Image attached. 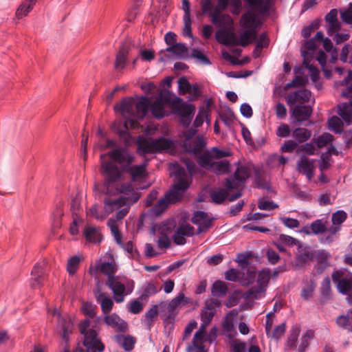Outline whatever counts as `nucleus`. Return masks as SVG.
<instances>
[{
	"label": "nucleus",
	"instance_id": "nucleus-1",
	"mask_svg": "<svg viewBox=\"0 0 352 352\" xmlns=\"http://www.w3.org/2000/svg\"><path fill=\"white\" fill-rule=\"evenodd\" d=\"M103 168L107 173L102 188V192L106 195L111 196L117 194H122L117 198L105 197L104 199L103 210L107 216L116 212V223L123 219L129 213L131 206L138 201L139 196L135 192V188L128 183H121V172L111 162L103 164Z\"/></svg>",
	"mask_w": 352,
	"mask_h": 352
},
{
	"label": "nucleus",
	"instance_id": "nucleus-2",
	"mask_svg": "<svg viewBox=\"0 0 352 352\" xmlns=\"http://www.w3.org/2000/svg\"><path fill=\"white\" fill-rule=\"evenodd\" d=\"M184 164L188 169L187 174L184 168L175 163L171 165L170 176L175 177V184L163 198H161L151 208V214L158 216L164 212L170 204H175L181 200L184 192L188 189L192 182V176L197 173L196 164L190 160L184 159Z\"/></svg>",
	"mask_w": 352,
	"mask_h": 352
},
{
	"label": "nucleus",
	"instance_id": "nucleus-3",
	"mask_svg": "<svg viewBox=\"0 0 352 352\" xmlns=\"http://www.w3.org/2000/svg\"><path fill=\"white\" fill-rule=\"evenodd\" d=\"M82 310L87 318L80 322L78 329L83 336V345L86 351L77 347L74 352H102L104 345L99 336L101 318L96 316L95 307L91 304H84Z\"/></svg>",
	"mask_w": 352,
	"mask_h": 352
},
{
	"label": "nucleus",
	"instance_id": "nucleus-4",
	"mask_svg": "<svg viewBox=\"0 0 352 352\" xmlns=\"http://www.w3.org/2000/svg\"><path fill=\"white\" fill-rule=\"evenodd\" d=\"M197 130L190 129L184 133L185 139L184 148L189 153L194 154L199 159V164L201 167H206L214 159H221L231 155L230 151H225L217 147H212L210 151L204 152L206 142L201 136L195 137Z\"/></svg>",
	"mask_w": 352,
	"mask_h": 352
},
{
	"label": "nucleus",
	"instance_id": "nucleus-5",
	"mask_svg": "<svg viewBox=\"0 0 352 352\" xmlns=\"http://www.w3.org/2000/svg\"><path fill=\"white\" fill-rule=\"evenodd\" d=\"M167 103V107H170L173 113L181 117L182 124L187 126L190 124L192 120V115L195 113V107L190 104H186L181 98H177L172 102L169 94L167 96H160L157 98L151 104V109L153 115L160 119L165 116L164 106Z\"/></svg>",
	"mask_w": 352,
	"mask_h": 352
},
{
	"label": "nucleus",
	"instance_id": "nucleus-6",
	"mask_svg": "<svg viewBox=\"0 0 352 352\" xmlns=\"http://www.w3.org/2000/svg\"><path fill=\"white\" fill-rule=\"evenodd\" d=\"M229 6V0H201L200 6L204 14L211 18L214 25H232V19L228 15L222 14Z\"/></svg>",
	"mask_w": 352,
	"mask_h": 352
},
{
	"label": "nucleus",
	"instance_id": "nucleus-7",
	"mask_svg": "<svg viewBox=\"0 0 352 352\" xmlns=\"http://www.w3.org/2000/svg\"><path fill=\"white\" fill-rule=\"evenodd\" d=\"M133 103L134 101L132 98H126L115 107V109L119 111L123 116H128L123 125V129L117 131L120 140L126 146L131 144L132 140V137L128 131V124H130L133 129L137 128L138 125V122L135 119V115L133 112Z\"/></svg>",
	"mask_w": 352,
	"mask_h": 352
},
{
	"label": "nucleus",
	"instance_id": "nucleus-8",
	"mask_svg": "<svg viewBox=\"0 0 352 352\" xmlns=\"http://www.w3.org/2000/svg\"><path fill=\"white\" fill-rule=\"evenodd\" d=\"M138 150L142 154L168 151L173 148V142L166 138L153 139L140 135L137 140Z\"/></svg>",
	"mask_w": 352,
	"mask_h": 352
},
{
	"label": "nucleus",
	"instance_id": "nucleus-9",
	"mask_svg": "<svg viewBox=\"0 0 352 352\" xmlns=\"http://www.w3.org/2000/svg\"><path fill=\"white\" fill-rule=\"evenodd\" d=\"M106 284L112 291L113 299L117 303L122 302L125 296L129 295L134 289L133 280L126 276L107 277Z\"/></svg>",
	"mask_w": 352,
	"mask_h": 352
},
{
	"label": "nucleus",
	"instance_id": "nucleus-10",
	"mask_svg": "<svg viewBox=\"0 0 352 352\" xmlns=\"http://www.w3.org/2000/svg\"><path fill=\"white\" fill-rule=\"evenodd\" d=\"M352 80V71H348V76L342 82V85H346V87L342 91L341 96L344 98H349L347 102H343L338 106L339 116L347 123L352 122V83L349 85V81Z\"/></svg>",
	"mask_w": 352,
	"mask_h": 352
},
{
	"label": "nucleus",
	"instance_id": "nucleus-11",
	"mask_svg": "<svg viewBox=\"0 0 352 352\" xmlns=\"http://www.w3.org/2000/svg\"><path fill=\"white\" fill-rule=\"evenodd\" d=\"M271 275L272 271L269 268H265L259 271L256 280V285L250 288L244 294V296L247 298L250 299H258L263 296L271 278Z\"/></svg>",
	"mask_w": 352,
	"mask_h": 352
},
{
	"label": "nucleus",
	"instance_id": "nucleus-12",
	"mask_svg": "<svg viewBox=\"0 0 352 352\" xmlns=\"http://www.w3.org/2000/svg\"><path fill=\"white\" fill-rule=\"evenodd\" d=\"M252 174L250 166L239 165L234 175L226 179V187L228 190L239 189L244 186L245 182Z\"/></svg>",
	"mask_w": 352,
	"mask_h": 352
},
{
	"label": "nucleus",
	"instance_id": "nucleus-13",
	"mask_svg": "<svg viewBox=\"0 0 352 352\" xmlns=\"http://www.w3.org/2000/svg\"><path fill=\"white\" fill-rule=\"evenodd\" d=\"M332 280L336 283L340 293L346 295L352 292V274L345 271L336 270L332 274Z\"/></svg>",
	"mask_w": 352,
	"mask_h": 352
},
{
	"label": "nucleus",
	"instance_id": "nucleus-14",
	"mask_svg": "<svg viewBox=\"0 0 352 352\" xmlns=\"http://www.w3.org/2000/svg\"><path fill=\"white\" fill-rule=\"evenodd\" d=\"M109 156L113 160L111 162L113 164H114L116 167L117 166L115 163H118L120 164L123 167L129 166L132 162L133 161V156L130 154L125 148H116L108 153ZM109 162H106L102 163V168L105 174V179L107 178V173L105 172L104 168H103V164L108 163Z\"/></svg>",
	"mask_w": 352,
	"mask_h": 352
},
{
	"label": "nucleus",
	"instance_id": "nucleus-15",
	"mask_svg": "<svg viewBox=\"0 0 352 352\" xmlns=\"http://www.w3.org/2000/svg\"><path fill=\"white\" fill-rule=\"evenodd\" d=\"M239 265L241 267L240 283L242 285L248 286L254 283L256 275V268L244 261H239Z\"/></svg>",
	"mask_w": 352,
	"mask_h": 352
},
{
	"label": "nucleus",
	"instance_id": "nucleus-16",
	"mask_svg": "<svg viewBox=\"0 0 352 352\" xmlns=\"http://www.w3.org/2000/svg\"><path fill=\"white\" fill-rule=\"evenodd\" d=\"M311 98V91L303 89L291 92L285 97L287 104L289 107H292L296 104H303L310 101Z\"/></svg>",
	"mask_w": 352,
	"mask_h": 352
},
{
	"label": "nucleus",
	"instance_id": "nucleus-17",
	"mask_svg": "<svg viewBox=\"0 0 352 352\" xmlns=\"http://www.w3.org/2000/svg\"><path fill=\"white\" fill-rule=\"evenodd\" d=\"M107 226L110 228L111 232L114 238V240L122 248L129 253H132L133 250V245L132 241H129L125 244L122 241V234L118 228V223L114 219H109L107 221Z\"/></svg>",
	"mask_w": 352,
	"mask_h": 352
},
{
	"label": "nucleus",
	"instance_id": "nucleus-18",
	"mask_svg": "<svg viewBox=\"0 0 352 352\" xmlns=\"http://www.w3.org/2000/svg\"><path fill=\"white\" fill-rule=\"evenodd\" d=\"M103 321L107 326L117 332L125 333L128 330L127 322L115 313L105 315Z\"/></svg>",
	"mask_w": 352,
	"mask_h": 352
},
{
	"label": "nucleus",
	"instance_id": "nucleus-19",
	"mask_svg": "<svg viewBox=\"0 0 352 352\" xmlns=\"http://www.w3.org/2000/svg\"><path fill=\"white\" fill-rule=\"evenodd\" d=\"M95 298L104 316L110 314L113 307V300L110 295L98 289L95 292Z\"/></svg>",
	"mask_w": 352,
	"mask_h": 352
},
{
	"label": "nucleus",
	"instance_id": "nucleus-20",
	"mask_svg": "<svg viewBox=\"0 0 352 352\" xmlns=\"http://www.w3.org/2000/svg\"><path fill=\"white\" fill-rule=\"evenodd\" d=\"M192 222L198 226L199 232H202L212 226V218L204 211H197L194 213Z\"/></svg>",
	"mask_w": 352,
	"mask_h": 352
},
{
	"label": "nucleus",
	"instance_id": "nucleus-21",
	"mask_svg": "<svg viewBox=\"0 0 352 352\" xmlns=\"http://www.w3.org/2000/svg\"><path fill=\"white\" fill-rule=\"evenodd\" d=\"M193 234V227L190 225H182L175 230L173 239L177 245H184L186 243V237L191 236Z\"/></svg>",
	"mask_w": 352,
	"mask_h": 352
},
{
	"label": "nucleus",
	"instance_id": "nucleus-22",
	"mask_svg": "<svg viewBox=\"0 0 352 352\" xmlns=\"http://www.w3.org/2000/svg\"><path fill=\"white\" fill-rule=\"evenodd\" d=\"M314 160H310L306 157H301L297 162L298 171L305 175L309 181H310L314 177Z\"/></svg>",
	"mask_w": 352,
	"mask_h": 352
},
{
	"label": "nucleus",
	"instance_id": "nucleus-23",
	"mask_svg": "<svg viewBox=\"0 0 352 352\" xmlns=\"http://www.w3.org/2000/svg\"><path fill=\"white\" fill-rule=\"evenodd\" d=\"M253 9L244 13L240 19V24L243 29L254 30L258 26V20L257 19Z\"/></svg>",
	"mask_w": 352,
	"mask_h": 352
},
{
	"label": "nucleus",
	"instance_id": "nucleus-24",
	"mask_svg": "<svg viewBox=\"0 0 352 352\" xmlns=\"http://www.w3.org/2000/svg\"><path fill=\"white\" fill-rule=\"evenodd\" d=\"M131 47L129 44L121 45L116 54L114 63V67L116 70L120 71L124 68Z\"/></svg>",
	"mask_w": 352,
	"mask_h": 352
},
{
	"label": "nucleus",
	"instance_id": "nucleus-25",
	"mask_svg": "<svg viewBox=\"0 0 352 352\" xmlns=\"http://www.w3.org/2000/svg\"><path fill=\"white\" fill-rule=\"evenodd\" d=\"M168 58H184L188 57V48L182 43H177L166 49Z\"/></svg>",
	"mask_w": 352,
	"mask_h": 352
},
{
	"label": "nucleus",
	"instance_id": "nucleus-26",
	"mask_svg": "<svg viewBox=\"0 0 352 352\" xmlns=\"http://www.w3.org/2000/svg\"><path fill=\"white\" fill-rule=\"evenodd\" d=\"M311 113L312 108L309 105H298L292 111V116L299 124L308 120Z\"/></svg>",
	"mask_w": 352,
	"mask_h": 352
},
{
	"label": "nucleus",
	"instance_id": "nucleus-27",
	"mask_svg": "<svg viewBox=\"0 0 352 352\" xmlns=\"http://www.w3.org/2000/svg\"><path fill=\"white\" fill-rule=\"evenodd\" d=\"M217 302L212 300L210 302L206 303L201 312V322L210 324L216 314V305Z\"/></svg>",
	"mask_w": 352,
	"mask_h": 352
},
{
	"label": "nucleus",
	"instance_id": "nucleus-28",
	"mask_svg": "<svg viewBox=\"0 0 352 352\" xmlns=\"http://www.w3.org/2000/svg\"><path fill=\"white\" fill-rule=\"evenodd\" d=\"M83 234L87 241L94 243L100 242L102 239L99 228L89 224L85 226Z\"/></svg>",
	"mask_w": 352,
	"mask_h": 352
},
{
	"label": "nucleus",
	"instance_id": "nucleus-29",
	"mask_svg": "<svg viewBox=\"0 0 352 352\" xmlns=\"http://www.w3.org/2000/svg\"><path fill=\"white\" fill-rule=\"evenodd\" d=\"M204 168L210 169L217 175L227 173L230 170V165L228 160H220L218 162L211 161Z\"/></svg>",
	"mask_w": 352,
	"mask_h": 352
},
{
	"label": "nucleus",
	"instance_id": "nucleus-30",
	"mask_svg": "<svg viewBox=\"0 0 352 352\" xmlns=\"http://www.w3.org/2000/svg\"><path fill=\"white\" fill-rule=\"evenodd\" d=\"M44 274L43 265L36 263L31 272L32 278L30 281V285L32 288H36L39 287L41 283V279L43 278Z\"/></svg>",
	"mask_w": 352,
	"mask_h": 352
},
{
	"label": "nucleus",
	"instance_id": "nucleus-31",
	"mask_svg": "<svg viewBox=\"0 0 352 352\" xmlns=\"http://www.w3.org/2000/svg\"><path fill=\"white\" fill-rule=\"evenodd\" d=\"M330 257V254L328 252L321 250L314 252V258L316 260V261L321 265V266H318L317 267L318 273H322L325 266L327 265L328 259Z\"/></svg>",
	"mask_w": 352,
	"mask_h": 352
},
{
	"label": "nucleus",
	"instance_id": "nucleus-32",
	"mask_svg": "<svg viewBox=\"0 0 352 352\" xmlns=\"http://www.w3.org/2000/svg\"><path fill=\"white\" fill-rule=\"evenodd\" d=\"M114 338L116 342L122 346L125 351H130L133 349L135 339L133 336L116 335Z\"/></svg>",
	"mask_w": 352,
	"mask_h": 352
},
{
	"label": "nucleus",
	"instance_id": "nucleus-33",
	"mask_svg": "<svg viewBox=\"0 0 352 352\" xmlns=\"http://www.w3.org/2000/svg\"><path fill=\"white\" fill-rule=\"evenodd\" d=\"M36 3V0H25L19 6L16 11V16L20 19L27 16L28 13L33 9Z\"/></svg>",
	"mask_w": 352,
	"mask_h": 352
},
{
	"label": "nucleus",
	"instance_id": "nucleus-34",
	"mask_svg": "<svg viewBox=\"0 0 352 352\" xmlns=\"http://www.w3.org/2000/svg\"><path fill=\"white\" fill-rule=\"evenodd\" d=\"M336 323L340 327L352 332V310L348 311L346 315L339 316Z\"/></svg>",
	"mask_w": 352,
	"mask_h": 352
},
{
	"label": "nucleus",
	"instance_id": "nucleus-35",
	"mask_svg": "<svg viewBox=\"0 0 352 352\" xmlns=\"http://www.w3.org/2000/svg\"><path fill=\"white\" fill-rule=\"evenodd\" d=\"M256 32L254 30L245 29L240 35L239 45L245 47L256 40Z\"/></svg>",
	"mask_w": 352,
	"mask_h": 352
},
{
	"label": "nucleus",
	"instance_id": "nucleus-36",
	"mask_svg": "<svg viewBox=\"0 0 352 352\" xmlns=\"http://www.w3.org/2000/svg\"><path fill=\"white\" fill-rule=\"evenodd\" d=\"M97 270L109 276H115L113 274L117 271L116 262L112 259L111 261L102 262L97 266Z\"/></svg>",
	"mask_w": 352,
	"mask_h": 352
},
{
	"label": "nucleus",
	"instance_id": "nucleus-37",
	"mask_svg": "<svg viewBox=\"0 0 352 352\" xmlns=\"http://www.w3.org/2000/svg\"><path fill=\"white\" fill-rule=\"evenodd\" d=\"M307 234H318L320 233H322L326 231V228L324 224L322 223V220L318 219L311 223L310 227L304 228L303 230Z\"/></svg>",
	"mask_w": 352,
	"mask_h": 352
},
{
	"label": "nucleus",
	"instance_id": "nucleus-38",
	"mask_svg": "<svg viewBox=\"0 0 352 352\" xmlns=\"http://www.w3.org/2000/svg\"><path fill=\"white\" fill-rule=\"evenodd\" d=\"M210 197L213 203L221 204L228 197V192L223 188H217L210 191Z\"/></svg>",
	"mask_w": 352,
	"mask_h": 352
},
{
	"label": "nucleus",
	"instance_id": "nucleus-39",
	"mask_svg": "<svg viewBox=\"0 0 352 352\" xmlns=\"http://www.w3.org/2000/svg\"><path fill=\"white\" fill-rule=\"evenodd\" d=\"M311 135V131L305 128H297L292 132V137L298 143L306 142L310 138Z\"/></svg>",
	"mask_w": 352,
	"mask_h": 352
},
{
	"label": "nucleus",
	"instance_id": "nucleus-40",
	"mask_svg": "<svg viewBox=\"0 0 352 352\" xmlns=\"http://www.w3.org/2000/svg\"><path fill=\"white\" fill-rule=\"evenodd\" d=\"M146 163L141 165L132 166L129 168V173L133 181L143 179L145 176Z\"/></svg>",
	"mask_w": 352,
	"mask_h": 352
},
{
	"label": "nucleus",
	"instance_id": "nucleus-41",
	"mask_svg": "<svg viewBox=\"0 0 352 352\" xmlns=\"http://www.w3.org/2000/svg\"><path fill=\"white\" fill-rule=\"evenodd\" d=\"M177 82L179 94L181 95H184L187 93H191L192 89L195 92L197 91V88L195 86H192L186 77L183 76L179 78Z\"/></svg>",
	"mask_w": 352,
	"mask_h": 352
},
{
	"label": "nucleus",
	"instance_id": "nucleus-42",
	"mask_svg": "<svg viewBox=\"0 0 352 352\" xmlns=\"http://www.w3.org/2000/svg\"><path fill=\"white\" fill-rule=\"evenodd\" d=\"M228 287L226 283L216 280L212 287V294L216 297H221L226 294Z\"/></svg>",
	"mask_w": 352,
	"mask_h": 352
},
{
	"label": "nucleus",
	"instance_id": "nucleus-43",
	"mask_svg": "<svg viewBox=\"0 0 352 352\" xmlns=\"http://www.w3.org/2000/svg\"><path fill=\"white\" fill-rule=\"evenodd\" d=\"M318 45L319 43L313 38L305 41L303 44L304 50H302L301 51L302 55L303 56L305 55L307 60H309V58L311 57V54L314 52Z\"/></svg>",
	"mask_w": 352,
	"mask_h": 352
},
{
	"label": "nucleus",
	"instance_id": "nucleus-44",
	"mask_svg": "<svg viewBox=\"0 0 352 352\" xmlns=\"http://www.w3.org/2000/svg\"><path fill=\"white\" fill-rule=\"evenodd\" d=\"M331 153L329 149L328 151L321 155L320 160H319V168L321 172H323L329 169L331 166Z\"/></svg>",
	"mask_w": 352,
	"mask_h": 352
},
{
	"label": "nucleus",
	"instance_id": "nucleus-45",
	"mask_svg": "<svg viewBox=\"0 0 352 352\" xmlns=\"http://www.w3.org/2000/svg\"><path fill=\"white\" fill-rule=\"evenodd\" d=\"M310 62L311 60H307V56L304 55L303 65L307 69H309L311 80L314 82H316L319 79L320 72L318 69L313 64H311Z\"/></svg>",
	"mask_w": 352,
	"mask_h": 352
},
{
	"label": "nucleus",
	"instance_id": "nucleus-46",
	"mask_svg": "<svg viewBox=\"0 0 352 352\" xmlns=\"http://www.w3.org/2000/svg\"><path fill=\"white\" fill-rule=\"evenodd\" d=\"M316 149V145L313 142L305 143L301 146H299L296 149V153L298 155H312L315 153Z\"/></svg>",
	"mask_w": 352,
	"mask_h": 352
},
{
	"label": "nucleus",
	"instance_id": "nucleus-47",
	"mask_svg": "<svg viewBox=\"0 0 352 352\" xmlns=\"http://www.w3.org/2000/svg\"><path fill=\"white\" fill-rule=\"evenodd\" d=\"M314 337V331L311 330H307L301 337L300 344L298 346V352H305V350L309 346L310 340Z\"/></svg>",
	"mask_w": 352,
	"mask_h": 352
},
{
	"label": "nucleus",
	"instance_id": "nucleus-48",
	"mask_svg": "<svg viewBox=\"0 0 352 352\" xmlns=\"http://www.w3.org/2000/svg\"><path fill=\"white\" fill-rule=\"evenodd\" d=\"M329 129L336 133H340L342 131V122L340 118L333 116L328 120Z\"/></svg>",
	"mask_w": 352,
	"mask_h": 352
},
{
	"label": "nucleus",
	"instance_id": "nucleus-49",
	"mask_svg": "<svg viewBox=\"0 0 352 352\" xmlns=\"http://www.w3.org/2000/svg\"><path fill=\"white\" fill-rule=\"evenodd\" d=\"M235 314L233 311H230L225 317L223 322L222 327L223 329L227 332H230L234 329V319L235 317Z\"/></svg>",
	"mask_w": 352,
	"mask_h": 352
},
{
	"label": "nucleus",
	"instance_id": "nucleus-50",
	"mask_svg": "<svg viewBox=\"0 0 352 352\" xmlns=\"http://www.w3.org/2000/svg\"><path fill=\"white\" fill-rule=\"evenodd\" d=\"M136 116L138 118H143L147 113L148 104L145 98L138 101L135 104Z\"/></svg>",
	"mask_w": 352,
	"mask_h": 352
},
{
	"label": "nucleus",
	"instance_id": "nucleus-51",
	"mask_svg": "<svg viewBox=\"0 0 352 352\" xmlns=\"http://www.w3.org/2000/svg\"><path fill=\"white\" fill-rule=\"evenodd\" d=\"M80 258L78 256L71 257L67 262V270L69 275H74L79 267Z\"/></svg>",
	"mask_w": 352,
	"mask_h": 352
},
{
	"label": "nucleus",
	"instance_id": "nucleus-52",
	"mask_svg": "<svg viewBox=\"0 0 352 352\" xmlns=\"http://www.w3.org/2000/svg\"><path fill=\"white\" fill-rule=\"evenodd\" d=\"M333 136L329 133H324L322 135L316 138L314 141L318 148H322L331 142Z\"/></svg>",
	"mask_w": 352,
	"mask_h": 352
},
{
	"label": "nucleus",
	"instance_id": "nucleus-53",
	"mask_svg": "<svg viewBox=\"0 0 352 352\" xmlns=\"http://www.w3.org/2000/svg\"><path fill=\"white\" fill-rule=\"evenodd\" d=\"M63 209L60 206L56 208L52 214V227L53 228H58L61 226L60 219L63 215Z\"/></svg>",
	"mask_w": 352,
	"mask_h": 352
},
{
	"label": "nucleus",
	"instance_id": "nucleus-54",
	"mask_svg": "<svg viewBox=\"0 0 352 352\" xmlns=\"http://www.w3.org/2000/svg\"><path fill=\"white\" fill-rule=\"evenodd\" d=\"M331 281L329 277L327 276L325 277L320 287V293L324 298H329L331 296Z\"/></svg>",
	"mask_w": 352,
	"mask_h": 352
},
{
	"label": "nucleus",
	"instance_id": "nucleus-55",
	"mask_svg": "<svg viewBox=\"0 0 352 352\" xmlns=\"http://www.w3.org/2000/svg\"><path fill=\"white\" fill-rule=\"evenodd\" d=\"M314 258V252L310 250H305L303 252L298 255L296 258L297 265L302 266L307 261H311Z\"/></svg>",
	"mask_w": 352,
	"mask_h": 352
},
{
	"label": "nucleus",
	"instance_id": "nucleus-56",
	"mask_svg": "<svg viewBox=\"0 0 352 352\" xmlns=\"http://www.w3.org/2000/svg\"><path fill=\"white\" fill-rule=\"evenodd\" d=\"M300 333V329L298 327L293 328L289 336L287 338L286 347L294 349L296 347V343Z\"/></svg>",
	"mask_w": 352,
	"mask_h": 352
},
{
	"label": "nucleus",
	"instance_id": "nucleus-57",
	"mask_svg": "<svg viewBox=\"0 0 352 352\" xmlns=\"http://www.w3.org/2000/svg\"><path fill=\"white\" fill-rule=\"evenodd\" d=\"M225 278L227 280L239 282L241 280V270L231 268L225 272Z\"/></svg>",
	"mask_w": 352,
	"mask_h": 352
},
{
	"label": "nucleus",
	"instance_id": "nucleus-58",
	"mask_svg": "<svg viewBox=\"0 0 352 352\" xmlns=\"http://www.w3.org/2000/svg\"><path fill=\"white\" fill-rule=\"evenodd\" d=\"M279 242L288 246L297 245L299 248L301 246L300 243L298 239L285 234H281L280 236Z\"/></svg>",
	"mask_w": 352,
	"mask_h": 352
},
{
	"label": "nucleus",
	"instance_id": "nucleus-59",
	"mask_svg": "<svg viewBox=\"0 0 352 352\" xmlns=\"http://www.w3.org/2000/svg\"><path fill=\"white\" fill-rule=\"evenodd\" d=\"M87 214L97 220L103 221L107 217L104 211L100 212L96 206H92L87 211Z\"/></svg>",
	"mask_w": 352,
	"mask_h": 352
},
{
	"label": "nucleus",
	"instance_id": "nucleus-60",
	"mask_svg": "<svg viewBox=\"0 0 352 352\" xmlns=\"http://www.w3.org/2000/svg\"><path fill=\"white\" fill-rule=\"evenodd\" d=\"M342 20L346 24L352 25V3H350L348 8L340 12Z\"/></svg>",
	"mask_w": 352,
	"mask_h": 352
},
{
	"label": "nucleus",
	"instance_id": "nucleus-61",
	"mask_svg": "<svg viewBox=\"0 0 352 352\" xmlns=\"http://www.w3.org/2000/svg\"><path fill=\"white\" fill-rule=\"evenodd\" d=\"M346 213L343 210H338L332 214L331 221L333 224L338 225L339 226L346 220Z\"/></svg>",
	"mask_w": 352,
	"mask_h": 352
},
{
	"label": "nucleus",
	"instance_id": "nucleus-62",
	"mask_svg": "<svg viewBox=\"0 0 352 352\" xmlns=\"http://www.w3.org/2000/svg\"><path fill=\"white\" fill-rule=\"evenodd\" d=\"M157 291L158 290L157 287L153 283H148L144 287L140 297L142 299H145L152 295L155 294Z\"/></svg>",
	"mask_w": 352,
	"mask_h": 352
},
{
	"label": "nucleus",
	"instance_id": "nucleus-63",
	"mask_svg": "<svg viewBox=\"0 0 352 352\" xmlns=\"http://www.w3.org/2000/svg\"><path fill=\"white\" fill-rule=\"evenodd\" d=\"M185 296L184 294H179L175 298H174L168 305V309L170 311H174L175 309L179 307L182 302L184 301Z\"/></svg>",
	"mask_w": 352,
	"mask_h": 352
},
{
	"label": "nucleus",
	"instance_id": "nucleus-64",
	"mask_svg": "<svg viewBox=\"0 0 352 352\" xmlns=\"http://www.w3.org/2000/svg\"><path fill=\"white\" fill-rule=\"evenodd\" d=\"M231 350L233 352H246V344L236 340L230 342Z\"/></svg>",
	"mask_w": 352,
	"mask_h": 352
}]
</instances>
